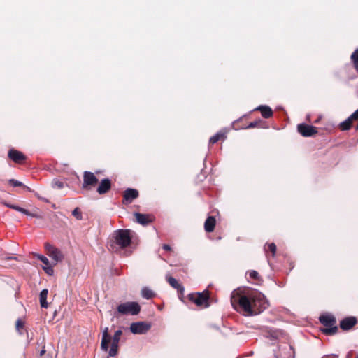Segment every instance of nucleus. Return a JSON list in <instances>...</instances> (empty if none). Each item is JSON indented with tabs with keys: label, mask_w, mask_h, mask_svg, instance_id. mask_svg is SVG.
I'll list each match as a JSON object with an SVG mask.
<instances>
[{
	"label": "nucleus",
	"mask_w": 358,
	"mask_h": 358,
	"mask_svg": "<svg viewBox=\"0 0 358 358\" xmlns=\"http://www.w3.org/2000/svg\"><path fill=\"white\" fill-rule=\"evenodd\" d=\"M131 231L129 229H117L114 231L109 246L115 252L126 248L131 243Z\"/></svg>",
	"instance_id": "f257e3e1"
},
{
	"label": "nucleus",
	"mask_w": 358,
	"mask_h": 358,
	"mask_svg": "<svg viewBox=\"0 0 358 358\" xmlns=\"http://www.w3.org/2000/svg\"><path fill=\"white\" fill-rule=\"evenodd\" d=\"M231 303L233 308L237 311H240L241 309L245 314L248 315H254V310L252 308V294L248 296H232L231 298Z\"/></svg>",
	"instance_id": "f03ea898"
},
{
	"label": "nucleus",
	"mask_w": 358,
	"mask_h": 358,
	"mask_svg": "<svg viewBox=\"0 0 358 358\" xmlns=\"http://www.w3.org/2000/svg\"><path fill=\"white\" fill-rule=\"evenodd\" d=\"M319 321L325 327L321 329V331L327 336H332L336 334L338 328L336 326V317L330 314L322 315L319 317Z\"/></svg>",
	"instance_id": "7ed1b4c3"
},
{
	"label": "nucleus",
	"mask_w": 358,
	"mask_h": 358,
	"mask_svg": "<svg viewBox=\"0 0 358 358\" xmlns=\"http://www.w3.org/2000/svg\"><path fill=\"white\" fill-rule=\"evenodd\" d=\"M187 299L198 307L205 308L210 306V292L208 289L202 292H194L187 295Z\"/></svg>",
	"instance_id": "20e7f679"
},
{
	"label": "nucleus",
	"mask_w": 358,
	"mask_h": 358,
	"mask_svg": "<svg viewBox=\"0 0 358 358\" xmlns=\"http://www.w3.org/2000/svg\"><path fill=\"white\" fill-rule=\"evenodd\" d=\"M252 308L254 315L259 314L269 306V303L261 293L252 294Z\"/></svg>",
	"instance_id": "39448f33"
},
{
	"label": "nucleus",
	"mask_w": 358,
	"mask_h": 358,
	"mask_svg": "<svg viewBox=\"0 0 358 358\" xmlns=\"http://www.w3.org/2000/svg\"><path fill=\"white\" fill-rule=\"evenodd\" d=\"M122 335V331L120 329L117 330L113 338L109 334L108 327H105L102 332V338L101 342V349L103 351L107 352L109 348V343L111 341L115 342H120V337Z\"/></svg>",
	"instance_id": "423d86ee"
},
{
	"label": "nucleus",
	"mask_w": 358,
	"mask_h": 358,
	"mask_svg": "<svg viewBox=\"0 0 358 358\" xmlns=\"http://www.w3.org/2000/svg\"><path fill=\"white\" fill-rule=\"evenodd\" d=\"M117 312L121 315H138L141 311V306L137 302H127L119 305Z\"/></svg>",
	"instance_id": "0eeeda50"
},
{
	"label": "nucleus",
	"mask_w": 358,
	"mask_h": 358,
	"mask_svg": "<svg viewBox=\"0 0 358 358\" xmlns=\"http://www.w3.org/2000/svg\"><path fill=\"white\" fill-rule=\"evenodd\" d=\"M44 248L46 254L52 259L54 266L63 261L64 255L59 249L49 243H45Z\"/></svg>",
	"instance_id": "6e6552de"
},
{
	"label": "nucleus",
	"mask_w": 358,
	"mask_h": 358,
	"mask_svg": "<svg viewBox=\"0 0 358 358\" xmlns=\"http://www.w3.org/2000/svg\"><path fill=\"white\" fill-rule=\"evenodd\" d=\"M83 179L82 189L87 191L94 189L99 182V180L95 174L87 171L83 172Z\"/></svg>",
	"instance_id": "1a4fd4ad"
},
{
	"label": "nucleus",
	"mask_w": 358,
	"mask_h": 358,
	"mask_svg": "<svg viewBox=\"0 0 358 358\" xmlns=\"http://www.w3.org/2000/svg\"><path fill=\"white\" fill-rule=\"evenodd\" d=\"M298 132L304 137H310L317 134V129L315 127L306 124H300L297 126Z\"/></svg>",
	"instance_id": "9d476101"
},
{
	"label": "nucleus",
	"mask_w": 358,
	"mask_h": 358,
	"mask_svg": "<svg viewBox=\"0 0 358 358\" xmlns=\"http://www.w3.org/2000/svg\"><path fill=\"white\" fill-rule=\"evenodd\" d=\"M139 196V192L137 189L127 188L124 191L122 196V203L124 205H128L131 203L133 201L137 199Z\"/></svg>",
	"instance_id": "9b49d317"
},
{
	"label": "nucleus",
	"mask_w": 358,
	"mask_h": 358,
	"mask_svg": "<svg viewBox=\"0 0 358 358\" xmlns=\"http://www.w3.org/2000/svg\"><path fill=\"white\" fill-rule=\"evenodd\" d=\"M150 328V325L143 322H134L130 326V330L133 334H145Z\"/></svg>",
	"instance_id": "f8f14e48"
},
{
	"label": "nucleus",
	"mask_w": 358,
	"mask_h": 358,
	"mask_svg": "<svg viewBox=\"0 0 358 358\" xmlns=\"http://www.w3.org/2000/svg\"><path fill=\"white\" fill-rule=\"evenodd\" d=\"M357 324V320L355 317H347L340 322V327L343 331H349L352 329Z\"/></svg>",
	"instance_id": "ddd939ff"
},
{
	"label": "nucleus",
	"mask_w": 358,
	"mask_h": 358,
	"mask_svg": "<svg viewBox=\"0 0 358 358\" xmlns=\"http://www.w3.org/2000/svg\"><path fill=\"white\" fill-rule=\"evenodd\" d=\"M8 156L17 164H22L27 159V157L22 152L13 148L9 150Z\"/></svg>",
	"instance_id": "4468645a"
},
{
	"label": "nucleus",
	"mask_w": 358,
	"mask_h": 358,
	"mask_svg": "<svg viewBox=\"0 0 358 358\" xmlns=\"http://www.w3.org/2000/svg\"><path fill=\"white\" fill-rule=\"evenodd\" d=\"M111 187V180L109 178H103L99 183L96 192L100 195L105 194L110 190Z\"/></svg>",
	"instance_id": "2eb2a0df"
},
{
	"label": "nucleus",
	"mask_w": 358,
	"mask_h": 358,
	"mask_svg": "<svg viewBox=\"0 0 358 358\" xmlns=\"http://www.w3.org/2000/svg\"><path fill=\"white\" fill-rule=\"evenodd\" d=\"M136 222L142 224L147 225L153 221V217L150 215L135 213Z\"/></svg>",
	"instance_id": "dca6fc26"
},
{
	"label": "nucleus",
	"mask_w": 358,
	"mask_h": 358,
	"mask_svg": "<svg viewBox=\"0 0 358 358\" xmlns=\"http://www.w3.org/2000/svg\"><path fill=\"white\" fill-rule=\"evenodd\" d=\"M255 110L259 111L262 116L265 119H268L273 115V110L266 105H260Z\"/></svg>",
	"instance_id": "f3484780"
},
{
	"label": "nucleus",
	"mask_w": 358,
	"mask_h": 358,
	"mask_svg": "<svg viewBox=\"0 0 358 358\" xmlns=\"http://www.w3.org/2000/svg\"><path fill=\"white\" fill-rule=\"evenodd\" d=\"M1 203L3 204L6 206L10 208L14 209V210H15L17 211H19V212H20L22 213H24V214L27 215H29V216L35 217H38V218H41V217L40 215H36V214L31 213L27 210H26V209H24L23 208H21V207H20L18 206L10 204V203H8L6 201H2Z\"/></svg>",
	"instance_id": "a211bd4d"
},
{
	"label": "nucleus",
	"mask_w": 358,
	"mask_h": 358,
	"mask_svg": "<svg viewBox=\"0 0 358 358\" xmlns=\"http://www.w3.org/2000/svg\"><path fill=\"white\" fill-rule=\"evenodd\" d=\"M166 280L169 282V284L174 289H176L178 291V293H180V294H183L185 292V288L182 285L178 283L176 279H175L172 276H169L166 278Z\"/></svg>",
	"instance_id": "6ab92c4d"
},
{
	"label": "nucleus",
	"mask_w": 358,
	"mask_h": 358,
	"mask_svg": "<svg viewBox=\"0 0 358 358\" xmlns=\"http://www.w3.org/2000/svg\"><path fill=\"white\" fill-rule=\"evenodd\" d=\"M216 224V220L213 216H209L204 222V229L206 232H213Z\"/></svg>",
	"instance_id": "aec40b11"
},
{
	"label": "nucleus",
	"mask_w": 358,
	"mask_h": 358,
	"mask_svg": "<svg viewBox=\"0 0 358 358\" xmlns=\"http://www.w3.org/2000/svg\"><path fill=\"white\" fill-rule=\"evenodd\" d=\"M227 138V131L225 130H221L216 134L210 137L209 140L210 145H214L219 141H224Z\"/></svg>",
	"instance_id": "412c9836"
},
{
	"label": "nucleus",
	"mask_w": 358,
	"mask_h": 358,
	"mask_svg": "<svg viewBox=\"0 0 358 358\" xmlns=\"http://www.w3.org/2000/svg\"><path fill=\"white\" fill-rule=\"evenodd\" d=\"M353 122L354 120L351 118V116H350L345 120L339 124L338 128L341 131H348L351 129Z\"/></svg>",
	"instance_id": "4be33fe9"
},
{
	"label": "nucleus",
	"mask_w": 358,
	"mask_h": 358,
	"mask_svg": "<svg viewBox=\"0 0 358 358\" xmlns=\"http://www.w3.org/2000/svg\"><path fill=\"white\" fill-rule=\"evenodd\" d=\"M48 291L47 289H43L39 295V300L41 306L43 308H47L48 307V303L47 302V296Z\"/></svg>",
	"instance_id": "5701e85b"
},
{
	"label": "nucleus",
	"mask_w": 358,
	"mask_h": 358,
	"mask_svg": "<svg viewBox=\"0 0 358 358\" xmlns=\"http://www.w3.org/2000/svg\"><path fill=\"white\" fill-rule=\"evenodd\" d=\"M110 342H112V343L110 349L108 350V355L109 357H115L118 352L119 342H115L113 341H111Z\"/></svg>",
	"instance_id": "b1692460"
},
{
	"label": "nucleus",
	"mask_w": 358,
	"mask_h": 358,
	"mask_svg": "<svg viewBox=\"0 0 358 358\" xmlns=\"http://www.w3.org/2000/svg\"><path fill=\"white\" fill-rule=\"evenodd\" d=\"M350 59L352 62L353 67L358 73V48L352 53Z\"/></svg>",
	"instance_id": "393cba45"
},
{
	"label": "nucleus",
	"mask_w": 358,
	"mask_h": 358,
	"mask_svg": "<svg viewBox=\"0 0 358 358\" xmlns=\"http://www.w3.org/2000/svg\"><path fill=\"white\" fill-rule=\"evenodd\" d=\"M141 295L143 298L150 299L155 297V293L148 287H143L141 290Z\"/></svg>",
	"instance_id": "a878e982"
},
{
	"label": "nucleus",
	"mask_w": 358,
	"mask_h": 358,
	"mask_svg": "<svg viewBox=\"0 0 358 358\" xmlns=\"http://www.w3.org/2000/svg\"><path fill=\"white\" fill-rule=\"evenodd\" d=\"M33 255L34 257H36L38 259L41 261L44 264L45 266H48L50 264V262L46 257H45L42 255L37 254V253H33Z\"/></svg>",
	"instance_id": "bb28decb"
},
{
	"label": "nucleus",
	"mask_w": 358,
	"mask_h": 358,
	"mask_svg": "<svg viewBox=\"0 0 358 358\" xmlns=\"http://www.w3.org/2000/svg\"><path fill=\"white\" fill-rule=\"evenodd\" d=\"M264 122L262 120H255L253 122H251L249 125L248 128H255V127H263Z\"/></svg>",
	"instance_id": "cd10ccee"
},
{
	"label": "nucleus",
	"mask_w": 358,
	"mask_h": 358,
	"mask_svg": "<svg viewBox=\"0 0 358 358\" xmlns=\"http://www.w3.org/2000/svg\"><path fill=\"white\" fill-rule=\"evenodd\" d=\"M24 322L21 320L18 319L15 322V328L20 334H22V329H24Z\"/></svg>",
	"instance_id": "c85d7f7f"
},
{
	"label": "nucleus",
	"mask_w": 358,
	"mask_h": 358,
	"mask_svg": "<svg viewBox=\"0 0 358 358\" xmlns=\"http://www.w3.org/2000/svg\"><path fill=\"white\" fill-rule=\"evenodd\" d=\"M9 184H10L11 185H13V187H24L25 188H27V189L30 190L29 187H26L24 186L22 182L17 180H15V179H10L9 180Z\"/></svg>",
	"instance_id": "c756f323"
},
{
	"label": "nucleus",
	"mask_w": 358,
	"mask_h": 358,
	"mask_svg": "<svg viewBox=\"0 0 358 358\" xmlns=\"http://www.w3.org/2000/svg\"><path fill=\"white\" fill-rule=\"evenodd\" d=\"M72 215L78 220H81L83 219L82 212L79 208H76L73 212Z\"/></svg>",
	"instance_id": "7c9ffc66"
},
{
	"label": "nucleus",
	"mask_w": 358,
	"mask_h": 358,
	"mask_svg": "<svg viewBox=\"0 0 358 358\" xmlns=\"http://www.w3.org/2000/svg\"><path fill=\"white\" fill-rule=\"evenodd\" d=\"M249 276L250 278L254 279L255 280H259L260 277L257 271L255 270H252L249 271Z\"/></svg>",
	"instance_id": "2f4dec72"
},
{
	"label": "nucleus",
	"mask_w": 358,
	"mask_h": 358,
	"mask_svg": "<svg viewBox=\"0 0 358 358\" xmlns=\"http://www.w3.org/2000/svg\"><path fill=\"white\" fill-rule=\"evenodd\" d=\"M43 269L49 275H52L54 273L52 266H51L50 264H49L48 266H43Z\"/></svg>",
	"instance_id": "473e14b6"
},
{
	"label": "nucleus",
	"mask_w": 358,
	"mask_h": 358,
	"mask_svg": "<svg viewBox=\"0 0 358 358\" xmlns=\"http://www.w3.org/2000/svg\"><path fill=\"white\" fill-rule=\"evenodd\" d=\"M52 186L57 189H62L64 187V182L59 180H54L52 182Z\"/></svg>",
	"instance_id": "72a5a7b5"
},
{
	"label": "nucleus",
	"mask_w": 358,
	"mask_h": 358,
	"mask_svg": "<svg viewBox=\"0 0 358 358\" xmlns=\"http://www.w3.org/2000/svg\"><path fill=\"white\" fill-rule=\"evenodd\" d=\"M268 249L272 253L273 256L275 255L276 252V245L274 243H271L268 244Z\"/></svg>",
	"instance_id": "f704fd0d"
},
{
	"label": "nucleus",
	"mask_w": 358,
	"mask_h": 358,
	"mask_svg": "<svg viewBox=\"0 0 358 358\" xmlns=\"http://www.w3.org/2000/svg\"><path fill=\"white\" fill-rule=\"evenodd\" d=\"M350 116L351 118L354 120V121H358V109L355 110Z\"/></svg>",
	"instance_id": "c9c22d12"
},
{
	"label": "nucleus",
	"mask_w": 358,
	"mask_h": 358,
	"mask_svg": "<svg viewBox=\"0 0 358 358\" xmlns=\"http://www.w3.org/2000/svg\"><path fill=\"white\" fill-rule=\"evenodd\" d=\"M162 248L166 251H171V248L169 245H167V244H164L162 245Z\"/></svg>",
	"instance_id": "e433bc0d"
},
{
	"label": "nucleus",
	"mask_w": 358,
	"mask_h": 358,
	"mask_svg": "<svg viewBox=\"0 0 358 358\" xmlns=\"http://www.w3.org/2000/svg\"><path fill=\"white\" fill-rule=\"evenodd\" d=\"M183 295H184V294H180V293H178L179 299H180L182 301H183Z\"/></svg>",
	"instance_id": "4c0bfd02"
},
{
	"label": "nucleus",
	"mask_w": 358,
	"mask_h": 358,
	"mask_svg": "<svg viewBox=\"0 0 358 358\" xmlns=\"http://www.w3.org/2000/svg\"><path fill=\"white\" fill-rule=\"evenodd\" d=\"M45 353V350L43 349L40 352V356L42 357Z\"/></svg>",
	"instance_id": "58836bf2"
},
{
	"label": "nucleus",
	"mask_w": 358,
	"mask_h": 358,
	"mask_svg": "<svg viewBox=\"0 0 358 358\" xmlns=\"http://www.w3.org/2000/svg\"><path fill=\"white\" fill-rule=\"evenodd\" d=\"M350 357H351V354H350V353H348V354L347 355L346 358H350Z\"/></svg>",
	"instance_id": "ea45409f"
},
{
	"label": "nucleus",
	"mask_w": 358,
	"mask_h": 358,
	"mask_svg": "<svg viewBox=\"0 0 358 358\" xmlns=\"http://www.w3.org/2000/svg\"><path fill=\"white\" fill-rule=\"evenodd\" d=\"M356 358H358V355L357 356V357H356Z\"/></svg>",
	"instance_id": "a19ab883"
},
{
	"label": "nucleus",
	"mask_w": 358,
	"mask_h": 358,
	"mask_svg": "<svg viewBox=\"0 0 358 358\" xmlns=\"http://www.w3.org/2000/svg\"><path fill=\"white\" fill-rule=\"evenodd\" d=\"M108 358H109V357H108Z\"/></svg>",
	"instance_id": "79ce46f5"
}]
</instances>
